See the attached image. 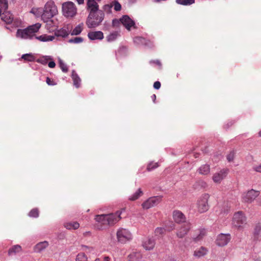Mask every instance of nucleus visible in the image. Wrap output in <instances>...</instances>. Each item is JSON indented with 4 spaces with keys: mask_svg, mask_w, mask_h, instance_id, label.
Returning a JSON list of instances; mask_svg holds the SVG:
<instances>
[{
    "mask_svg": "<svg viewBox=\"0 0 261 261\" xmlns=\"http://www.w3.org/2000/svg\"><path fill=\"white\" fill-rule=\"evenodd\" d=\"M121 23L120 19L119 20L118 19H114L112 21V25L114 27H117Z\"/></svg>",
    "mask_w": 261,
    "mask_h": 261,
    "instance_id": "nucleus-45",
    "label": "nucleus"
},
{
    "mask_svg": "<svg viewBox=\"0 0 261 261\" xmlns=\"http://www.w3.org/2000/svg\"><path fill=\"white\" fill-rule=\"evenodd\" d=\"M259 191L251 189L242 194V200L244 202L251 203L259 196Z\"/></svg>",
    "mask_w": 261,
    "mask_h": 261,
    "instance_id": "nucleus-9",
    "label": "nucleus"
},
{
    "mask_svg": "<svg viewBox=\"0 0 261 261\" xmlns=\"http://www.w3.org/2000/svg\"><path fill=\"white\" fill-rule=\"evenodd\" d=\"M48 65L50 68H54L56 66V63L54 61H50L48 63Z\"/></svg>",
    "mask_w": 261,
    "mask_h": 261,
    "instance_id": "nucleus-51",
    "label": "nucleus"
},
{
    "mask_svg": "<svg viewBox=\"0 0 261 261\" xmlns=\"http://www.w3.org/2000/svg\"><path fill=\"white\" fill-rule=\"evenodd\" d=\"M201 183H202V186L203 187H205V186H206V182H204V181H201Z\"/></svg>",
    "mask_w": 261,
    "mask_h": 261,
    "instance_id": "nucleus-56",
    "label": "nucleus"
},
{
    "mask_svg": "<svg viewBox=\"0 0 261 261\" xmlns=\"http://www.w3.org/2000/svg\"><path fill=\"white\" fill-rule=\"evenodd\" d=\"M69 30L67 28H63L55 32V37L62 38H65L69 34Z\"/></svg>",
    "mask_w": 261,
    "mask_h": 261,
    "instance_id": "nucleus-21",
    "label": "nucleus"
},
{
    "mask_svg": "<svg viewBox=\"0 0 261 261\" xmlns=\"http://www.w3.org/2000/svg\"><path fill=\"white\" fill-rule=\"evenodd\" d=\"M117 238L120 243H126L127 241L132 239V234L129 231L122 228H119L117 231Z\"/></svg>",
    "mask_w": 261,
    "mask_h": 261,
    "instance_id": "nucleus-8",
    "label": "nucleus"
},
{
    "mask_svg": "<svg viewBox=\"0 0 261 261\" xmlns=\"http://www.w3.org/2000/svg\"><path fill=\"white\" fill-rule=\"evenodd\" d=\"M165 229L163 227H158L154 230V239H149L148 240V244H156L155 240L159 239L165 233Z\"/></svg>",
    "mask_w": 261,
    "mask_h": 261,
    "instance_id": "nucleus-14",
    "label": "nucleus"
},
{
    "mask_svg": "<svg viewBox=\"0 0 261 261\" xmlns=\"http://www.w3.org/2000/svg\"><path fill=\"white\" fill-rule=\"evenodd\" d=\"M75 261H88V259L84 253H81L77 254Z\"/></svg>",
    "mask_w": 261,
    "mask_h": 261,
    "instance_id": "nucleus-35",
    "label": "nucleus"
},
{
    "mask_svg": "<svg viewBox=\"0 0 261 261\" xmlns=\"http://www.w3.org/2000/svg\"><path fill=\"white\" fill-rule=\"evenodd\" d=\"M142 255L139 252H134L129 254L128 256L130 261H137L141 258Z\"/></svg>",
    "mask_w": 261,
    "mask_h": 261,
    "instance_id": "nucleus-31",
    "label": "nucleus"
},
{
    "mask_svg": "<svg viewBox=\"0 0 261 261\" xmlns=\"http://www.w3.org/2000/svg\"><path fill=\"white\" fill-rule=\"evenodd\" d=\"M234 157V151H231L229 154L227 155V159L228 162L232 161Z\"/></svg>",
    "mask_w": 261,
    "mask_h": 261,
    "instance_id": "nucleus-43",
    "label": "nucleus"
},
{
    "mask_svg": "<svg viewBox=\"0 0 261 261\" xmlns=\"http://www.w3.org/2000/svg\"><path fill=\"white\" fill-rule=\"evenodd\" d=\"M110 257H108V256H105V257H104V260H105V261H110Z\"/></svg>",
    "mask_w": 261,
    "mask_h": 261,
    "instance_id": "nucleus-55",
    "label": "nucleus"
},
{
    "mask_svg": "<svg viewBox=\"0 0 261 261\" xmlns=\"http://www.w3.org/2000/svg\"><path fill=\"white\" fill-rule=\"evenodd\" d=\"M173 218L177 223H185L186 218L184 214L179 211H174L173 212Z\"/></svg>",
    "mask_w": 261,
    "mask_h": 261,
    "instance_id": "nucleus-15",
    "label": "nucleus"
},
{
    "mask_svg": "<svg viewBox=\"0 0 261 261\" xmlns=\"http://www.w3.org/2000/svg\"><path fill=\"white\" fill-rule=\"evenodd\" d=\"M21 59L25 61L33 62L35 61V57L32 54H26L22 55Z\"/></svg>",
    "mask_w": 261,
    "mask_h": 261,
    "instance_id": "nucleus-30",
    "label": "nucleus"
},
{
    "mask_svg": "<svg viewBox=\"0 0 261 261\" xmlns=\"http://www.w3.org/2000/svg\"><path fill=\"white\" fill-rule=\"evenodd\" d=\"M72 78L73 81V85L78 88L80 87L81 80L74 71H72Z\"/></svg>",
    "mask_w": 261,
    "mask_h": 261,
    "instance_id": "nucleus-25",
    "label": "nucleus"
},
{
    "mask_svg": "<svg viewBox=\"0 0 261 261\" xmlns=\"http://www.w3.org/2000/svg\"><path fill=\"white\" fill-rule=\"evenodd\" d=\"M118 34L117 32H114L113 33L110 34L108 37H107V40L108 41H113L115 40Z\"/></svg>",
    "mask_w": 261,
    "mask_h": 261,
    "instance_id": "nucleus-38",
    "label": "nucleus"
},
{
    "mask_svg": "<svg viewBox=\"0 0 261 261\" xmlns=\"http://www.w3.org/2000/svg\"><path fill=\"white\" fill-rule=\"evenodd\" d=\"M41 24L39 23L29 26L24 30L18 29L17 31V36L22 39H28L33 36L34 34L37 32Z\"/></svg>",
    "mask_w": 261,
    "mask_h": 261,
    "instance_id": "nucleus-5",
    "label": "nucleus"
},
{
    "mask_svg": "<svg viewBox=\"0 0 261 261\" xmlns=\"http://www.w3.org/2000/svg\"><path fill=\"white\" fill-rule=\"evenodd\" d=\"M229 211V209L228 207V206H227V207L226 208H224V211H223V213L224 214H227L228 212Z\"/></svg>",
    "mask_w": 261,
    "mask_h": 261,
    "instance_id": "nucleus-53",
    "label": "nucleus"
},
{
    "mask_svg": "<svg viewBox=\"0 0 261 261\" xmlns=\"http://www.w3.org/2000/svg\"><path fill=\"white\" fill-rule=\"evenodd\" d=\"M37 62L38 63L45 65L47 62V59L43 57V58L37 59Z\"/></svg>",
    "mask_w": 261,
    "mask_h": 261,
    "instance_id": "nucleus-44",
    "label": "nucleus"
},
{
    "mask_svg": "<svg viewBox=\"0 0 261 261\" xmlns=\"http://www.w3.org/2000/svg\"><path fill=\"white\" fill-rule=\"evenodd\" d=\"M210 195L207 193H204L198 198L197 201V208L198 211L200 213L207 212L209 209L208 201Z\"/></svg>",
    "mask_w": 261,
    "mask_h": 261,
    "instance_id": "nucleus-6",
    "label": "nucleus"
},
{
    "mask_svg": "<svg viewBox=\"0 0 261 261\" xmlns=\"http://www.w3.org/2000/svg\"><path fill=\"white\" fill-rule=\"evenodd\" d=\"M79 4H84V0H76Z\"/></svg>",
    "mask_w": 261,
    "mask_h": 261,
    "instance_id": "nucleus-54",
    "label": "nucleus"
},
{
    "mask_svg": "<svg viewBox=\"0 0 261 261\" xmlns=\"http://www.w3.org/2000/svg\"><path fill=\"white\" fill-rule=\"evenodd\" d=\"M57 14L58 9L57 6L54 2L50 1L46 3L41 18L44 22H47L49 19Z\"/></svg>",
    "mask_w": 261,
    "mask_h": 261,
    "instance_id": "nucleus-3",
    "label": "nucleus"
},
{
    "mask_svg": "<svg viewBox=\"0 0 261 261\" xmlns=\"http://www.w3.org/2000/svg\"><path fill=\"white\" fill-rule=\"evenodd\" d=\"M113 7V5L111 4V5H105L104 6H103V9L105 11H110L112 7Z\"/></svg>",
    "mask_w": 261,
    "mask_h": 261,
    "instance_id": "nucleus-48",
    "label": "nucleus"
},
{
    "mask_svg": "<svg viewBox=\"0 0 261 261\" xmlns=\"http://www.w3.org/2000/svg\"><path fill=\"white\" fill-rule=\"evenodd\" d=\"M83 41V39L82 37H75L73 39H71L69 40V43H79Z\"/></svg>",
    "mask_w": 261,
    "mask_h": 261,
    "instance_id": "nucleus-40",
    "label": "nucleus"
},
{
    "mask_svg": "<svg viewBox=\"0 0 261 261\" xmlns=\"http://www.w3.org/2000/svg\"><path fill=\"white\" fill-rule=\"evenodd\" d=\"M105 14L102 10H99L92 13H89L86 24L89 28L98 26L104 18Z\"/></svg>",
    "mask_w": 261,
    "mask_h": 261,
    "instance_id": "nucleus-2",
    "label": "nucleus"
},
{
    "mask_svg": "<svg viewBox=\"0 0 261 261\" xmlns=\"http://www.w3.org/2000/svg\"><path fill=\"white\" fill-rule=\"evenodd\" d=\"M253 169L256 172L261 173V164L258 166H254Z\"/></svg>",
    "mask_w": 261,
    "mask_h": 261,
    "instance_id": "nucleus-49",
    "label": "nucleus"
},
{
    "mask_svg": "<svg viewBox=\"0 0 261 261\" xmlns=\"http://www.w3.org/2000/svg\"><path fill=\"white\" fill-rule=\"evenodd\" d=\"M21 251V246H13L9 250V255H13Z\"/></svg>",
    "mask_w": 261,
    "mask_h": 261,
    "instance_id": "nucleus-34",
    "label": "nucleus"
},
{
    "mask_svg": "<svg viewBox=\"0 0 261 261\" xmlns=\"http://www.w3.org/2000/svg\"><path fill=\"white\" fill-rule=\"evenodd\" d=\"M161 196H153L149 198L142 204V206L144 209H149L153 206L157 205L162 200Z\"/></svg>",
    "mask_w": 261,
    "mask_h": 261,
    "instance_id": "nucleus-10",
    "label": "nucleus"
},
{
    "mask_svg": "<svg viewBox=\"0 0 261 261\" xmlns=\"http://www.w3.org/2000/svg\"><path fill=\"white\" fill-rule=\"evenodd\" d=\"M95 261H101L99 258H96Z\"/></svg>",
    "mask_w": 261,
    "mask_h": 261,
    "instance_id": "nucleus-60",
    "label": "nucleus"
},
{
    "mask_svg": "<svg viewBox=\"0 0 261 261\" xmlns=\"http://www.w3.org/2000/svg\"><path fill=\"white\" fill-rule=\"evenodd\" d=\"M231 240L230 234L221 233L217 236L216 239L217 245H227Z\"/></svg>",
    "mask_w": 261,
    "mask_h": 261,
    "instance_id": "nucleus-13",
    "label": "nucleus"
},
{
    "mask_svg": "<svg viewBox=\"0 0 261 261\" xmlns=\"http://www.w3.org/2000/svg\"><path fill=\"white\" fill-rule=\"evenodd\" d=\"M43 243V242H39V243H38L37 245H42V244Z\"/></svg>",
    "mask_w": 261,
    "mask_h": 261,
    "instance_id": "nucleus-59",
    "label": "nucleus"
},
{
    "mask_svg": "<svg viewBox=\"0 0 261 261\" xmlns=\"http://www.w3.org/2000/svg\"><path fill=\"white\" fill-rule=\"evenodd\" d=\"M198 172L201 175H208L210 172V167L207 164L203 165L199 168Z\"/></svg>",
    "mask_w": 261,
    "mask_h": 261,
    "instance_id": "nucleus-23",
    "label": "nucleus"
},
{
    "mask_svg": "<svg viewBox=\"0 0 261 261\" xmlns=\"http://www.w3.org/2000/svg\"><path fill=\"white\" fill-rule=\"evenodd\" d=\"M258 135L259 137H261V130L258 133Z\"/></svg>",
    "mask_w": 261,
    "mask_h": 261,
    "instance_id": "nucleus-58",
    "label": "nucleus"
},
{
    "mask_svg": "<svg viewBox=\"0 0 261 261\" xmlns=\"http://www.w3.org/2000/svg\"><path fill=\"white\" fill-rule=\"evenodd\" d=\"M121 23L128 30L135 24L134 22L127 15L123 16L121 19Z\"/></svg>",
    "mask_w": 261,
    "mask_h": 261,
    "instance_id": "nucleus-17",
    "label": "nucleus"
},
{
    "mask_svg": "<svg viewBox=\"0 0 261 261\" xmlns=\"http://www.w3.org/2000/svg\"><path fill=\"white\" fill-rule=\"evenodd\" d=\"M161 83L159 81H156L153 84V88L155 89H159L161 87Z\"/></svg>",
    "mask_w": 261,
    "mask_h": 261,
    "instance_id": "nucleus-47",
    "label": "nucleus"
},
{
    "mask_svg": "<svg viewBox=\"0 0 261 261\" xmlns=\"http://www.w3.org/2000/svg\"><path fill=\"white\" fill-rule=\"evenodd\" d=\"M8 4L7 0H0V16L3 11L7 10Z\"/></svg>",
    "mask_w": 261,
    "mask_h": 261,
    "instance_id": "nucleus-28",
    "label": "nucleus"
},
{
    "mask_svg": "<svg viewBox=\"0 0 261 261\" xmlns=\"http://www.w3.org/2000/svg\"><path fill=\"white\" fill-rule=\"evenodd\" d=\"M176 3L181 5L189 6L194 4L195 0H176Z\"/></svg>",
    "mask_w": 261,
    "mask_h": 261,
    "instance_id": "nucleus-33",
    "label": "nucleus"
},
{
    "mask_svg": "<svg viewBox=\"0 0 261 261\" xmlns=\"http://www.w3.org/2000/svg\"><path fill=\"white\" fill-rule=\"evenodd\" d=\"M143 195V192L141 189L140 188L138 190V191L133 194L132 196L129 197V200L131 201H135L138 199L140 196Z\"/></svg>",
    "mask_w": 261,
    "mask_h": 261,
    "instance_id": "nucleus-32",
    "label": "nucleus"
},
{
    "mask_svg": "<svg viewBox=\"0 0 261 261\" xmlns=\"http://www.w3.org/2000/svg\"><path fill=\"white\" fill-rule=\"evenodd\" d=\"M207 252V249L201 246L194 251V255L197 257H200L205 255Z\"/></svg>",
    "mask_w": 261,
    "mask_h": 261,
    "instance_id": "nucleus-22",
    "label": "nucleus"
},
{
    "mask_svg": "<svg viewBox=\"0 0 261 261\" xmlns=\"http://www.w3.org/2000/svg\"><path fill=\"white\" fill-rule=\"evenodd\" d=\"M252 239L254 243L261 239V223H257L254 227Z\"/></svg>",
    "mask_w": 261,
    "mask_h": 261,
    "instance_id": "nucleus-16",
    "label": "nucleus"
},
{
    "mask_svg": "<svg viewBox=\"0 0 261 261\" xmlns=\"http://www.w3.org/2000/svg\"><path fill=\"white\" fill-rule=\"evenodd\" d=\"M121 212L117 211L115 213L98 215L95 217V220L100 226L99 229H102L109 225L115 224L121 219Z\"/></svg>",
    "mask_w": 261,
    "mask_h": 261,
    "instance_id": "nucleus-1",
    "label": "nucleus"
},
{
    "mask_svg": "<svg viewBox=\"0 0 261 261\" xmlns=\"http://www.w3.org/2000/svg\"><path fill=\"white\" fill-rule=\"evenodd\" d=\"M114 10L116 11H119L121 9V6L119 2L115 1L114 2Z\"/></svg>",
    "mask_w": 261,
    "mask_h": 261,
    "instance_id": "nucleus-42",
    "label": "nucleus"
},
{
    "mask_svg": "<svg viewBox=\"0 0 261 261\" xmlns=\"http://www.w3.org/2000/svg\"><path fill=\"white\" fill-rule=\"evenodd\" d=\"M143 247L146 250H151L153 249V246H143Z\"/></svg>",
    "mask_w": 261,
    "mask_h": 261,
    "instance_id": "nucleus-52",
    "label": "nucleus"
},
{
    "mask_svg": "<svg viewBox=\"0 0 261 261\" xmlns=\"http://www.w3.org/2000/svg\"><path fill=\"white\" fill-rule=\"evenodd\" d=\"M228 173L227 169H223L219 172L215 173L212 176L213 181L216 184H220L221 182L226 177Z\"/></svg>",
    "mask_w": 261,
    "mask_h": 261,
    "instance_id": "nucleus-12",
    "label": "nucleus"
},
{
    "mask_svg": "<svg viewBox=\"0 0 261 261\" xmlns=\"http://www.w3.org/2000/svg\"><path fill=\"white\" fill-rule=\"evenodd\" d=\"M159 166V165L157 163L151 162L147 165V170L148 171H150L156 168Z\"/></svg>",
    "mask_w": 261,
    "mask_h": 261,
    "instance_id": "nucleus-37",
    "label": "nucleus"
},
{
    "mask_svg": "<svg viewBox=\"0 0 261 261\" xmlns=\"http://www.w3.org/2000/svg\"><path fill=\"white\" fill-rule=\"evenodd\" d=\"M98 2L87 1V9L90 11L89 13H93L97 11H99V6L97 4Z\"/></svg>",
    "mask_w": 261,
    "mask_h": 261,
    "instance_id": "nucleus-18",
    "label": "nucleus"
},
{
    "mask_svg": "<svg viewBox=\"0 0 261 261\" xmlns=\"http://www.w3.org/2000/svg\"><path fill=\"white\" fill-rule=\"evenodd\" d=\"M247 224V218L242 211H238L233 214L232 225L239 230H242Z\"/></svg>",
    "mask_w": 261,
    "mask_h": 261,
    "instance_id": "nucleus-4",
    "label": "nucleus"
},
{
    "mask_svg": "<svg viewBox=\"0 0 261 261\" xmlns=\"http://www.w3.org/2000/svg\"><path fill=\"white\" fill-rule=\"evenodd\" d=\"M59 66L64 72H67L68 71V69L67 65L62 60H60L59 61Z\"/></svg>",
    "mask_w": 261,
    "mask_h": 261,
    "instance_id": "nucleus-39",
    "label": "nucleus"
},
{
    "mask_svg": "<svg viewBox=\"0 0 261 261\" xmlns=\"http://www.w3.org/2000/svg\"><path fill=\"white\" fill-rule=\"evenodd\" d=\"M36 38L41 41L45 42L53 40L55 39V36L47 35H43L39 37H37Z\"/></svg>",
    "mask_w": 261,
    "mask_h": 261,
    "instance_id": "nucleus-27",
    "label": "nucleus"
},
{
    "mask_svg": "<svg viewBox=\"0 0 261 261\" xmlns=\"http://www.w3.org/2000/svg\"><path fill=\"white\" fill-rule=\"evenodd\" d=\"M197 234L196 236L193 235L192 237V239L195 242L201 240L206 234V230L205 229H199Z\"/></svg>",
    "mask_w": 261,
    "mask_h": 261,
    "instance_id": "nucleus-24",
    "label": "nucleus"
},
{
    "mask_svg": "<svg viewBox=\"0 0 261 261\" xmlns=\"http://www.w3.org/2000/svg\"><path fill=\"white\" fill-rule=\"evenodd\" d=\"M29 215L31 217L37 218L39 216V210L37 208H33L30 212Z\"/></svg>",
    "mask_w": 261,
    "mask_h": 261,
    "instance_id": "nucleus-36",
    "label": "nucleus"
},
{
    "mask_svg": "<svg viewBox=\"0 0 261 261\" xmlns=\"http://www.w3.org/2000/svg\"><path fill=\"white\" fill-rule=\"evenodd\" d=\"M84 24L83 23L77 25L71 33V35H77L80 34L83 29Z\"/></svg>",
    "mask_w": 261,
    "mask_h": 261,
    "instance_id": "nucleus-29",
    "label": "nucleus"
},
{
    "mask_svg": "<svg viewBox=\"0 0 261 261\" xmlns=\"http://www.w3.org/2000/svg\"><path fill=\"white\" fill-rule=\"evenodd\" d=\"M90 40H101L103 38V34L101 31H91L88 34Z\"/></svg>",
    "mask_w": 261,
    "mask_h": 261,
    "instance_id": "nucleus-20",
    "label": "nucleus"
},
{
    "mask_svg": "<svg viewBox=\"0 0 261 261\" xmlns=\"http://www.w3.org/2000/svg\"><path fill=\"white\" fill-rule=\"evenodd\" d=\"M257 202H258V204L259 205H261V201H260V199H258L257 200Z\"/></svg>",
    "mask_w": 261,
    "mask_h": 261,
    "instance_id": "nucleus-57",
    "label": "nucleus"
},
{
    "mask_svg": "<svg viewBox=\"0 0 261 261\" xmlns=\"http://www.w3.org/2000/svg\"><path fill=\"white\" fill-rule=\"evenodd\" d=\"M1 17L2 20L8 24L11 23L13 20V15L7 10L3 11Z\"/></svg>",
    "mask_w": 261,
    "mask_h": 261,
    "instance_id": "nucleus-19",
    "label": "nucleus"
},
{
    "mask_svg": "<svg viewBox=\"0 0 261 261\" xmlns=\"http://www.w3.org/2000/svg\"><path fill=\"white\" fill-rule=\"evenodd\" d=\"M144 40V39L141 37H137L135 38V42H142Z\"/></svg>",
    "mask_w": 261,
    "mask_h": 261,
    "instance_id": "nucleus-50",
    "label": "nucleus"
},
{
    "mask_svg": "<svg viewBox=\"0 0 261 261\" xmlns=\"http://www.w3.org/2000/svg\"><path fill=\"white\" fill-rule=\"evenodd\" d=\"M192 225L190 222H185L177 229L176 235L179 238H184L191 228Z\"/></svg>",
    "mask_w": 261,
    "mask_h": 261,
    "instance_id": "nucleus-11",
    "label": "nucleus"
},
{
    "mask_svg": "<svg viewBox=\"0 0 261 261\" xmlns=\"http://www.w3.org/2000/svg\"><path fill=\"white\" fill-rule=\"evenodd\" d=\"M64 226L68 229H76L79 227L80 224L77 222H67L65 223Z\"/></svg>",
    "mask_w": 261,
    "mask_h": 261,
    "instance_id": "nucleus-26",
    "label": "nucleus"
},
{
    "mask_svg": "<svg viewBox=\"0 0 261 261\" xmlns=\"http://www.w3.org/2000/svg\"><path fill=\"white\" fill-rule=\"evenodd\" d=\"M46 83L50 86H54L56 84V83L53 80H51L49 77H47L46 79Z\"/></svg>",
    "mask_w": 261,
    "mask_h": 261,
    "instance_id": "nucleus-46",
    "label": "nucleus"
},
{
    "mask_svg": "<svg viewBox=\"0 0 261 261\" xmlns=\"http://www.w3.org/2000/svg\"><path fill=\"white\" fill-rule=\"evenodd\" d=\"M44 249H45L44 246H34V250L36 252H41Z\"/></svg>",
    "mask_w": 261,
    "mask_h": 261,
    "instance_id": "nucleus-41",
    "label": "nucleus"
},
{
    "mask_svg": "<svg viewBox=\"0 0 261 261\" xmlns=\"http://www.w3.org/2000/svg\"><path fill=\"white\" fill-rule=\"evenodd\" d=\"M62 12L66 17L72 18L76 15L77 9L73 3L67 2L63 4Z\"/></svg>",
    "mask_w": 261,
    "mask_h": 261,
    "instance_id": "nucleus-7",
    "label": "nucleus"
}]
</instances>
